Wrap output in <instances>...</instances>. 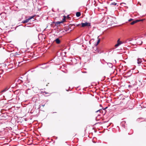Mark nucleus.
Returning <instances> with one entry per match:
<instances>
[{
    "label": "nucleus",
    "instance_id": "1",
    "mask_svg": "<svg viewBox=\"0 0 146 146\" xmlns=\"http://www.w3.org/2000/svg\"><path fill=\"white\" fill-rule=\"evenodd\" d=\"M81 25L82 27H89L91 26V24L89 23L86 22L85 23H82L80 24Z\"/></svg>",
    "mask_w": 146,
    "mask_h": 146
},
{
    "label": "nucleus",
    "instance_id": "2",
    "mask_svg": "<svg viewBox=\"0 0 146 146\" xmlns=\"http://www.w3.org/2000/svg\"><path fill=\"white\" fill-rule=\"evenodd\" d=\"M137 43L138 44L141 45L142 44L143 42H142V41L141 40L139 39H137Z\"/></svg>",
    "mask_w": 146,
    "mask_h": 146
},
{
    "label": "nucleus",
    "instance_id": "3",
    "mask_svg": "<svg viewBox=\"0 0 146 146\" xmlns=\"http://www.w3.org/2000/svg\"><path fill=\"white\" fill-rule=\"evenodd\" d=\"M140 21V20H137L134 21H132V22H131L130 23V24H131V25H133L134 24L137 23V22Z\"/></svg>",
    "mask_w": 146,
    "mask_h": 146
},
{
    "label": "nucleus",
    "instance_id": "4",
    "mask_svg": "<svg viewBox=\"0 0 146 146\" xmlns=\"http://www.w3.org/2000/svg\"><path fill=\"white\" fill-rule=\"evenodd\" d=\"M10 88V87L9 86L7 87L2 91V92H5L8 90Z\"/></svg>",
    "mask_w": 146,
    "mask_h": 146
},
{
    "label": "nucleus",
    "instance_id": "5",
    "mask_svg": "<svg viewBox=\"0 0 146 146\" xmlns=\"http://www.w3.org/2000/svg\"><path fill=\"white\" fill-rule=\"evenodd\" d=\"M142 62V59L141 58H138L137 59V63L138 64H140Z\"/></svg>",
    "mask_w": 146,
    "mask_h": 146
},
{
    "label": "nucleus",
    "instance_id": "6",
    "mask_svg": "<svg viewBox=\"0 0 146 146\" xmlns=\"http://www.w3.org/2000/svg\"><path fill=\"white\" fill-rule=\"evenodd\" d=\"M56 42L58 44L60 43V40L58 38H57L55 40Z\"/></svg>",
    "mask_w": 146,
    "mask_h": 146
},
{
    "label": "nucleus",
    "instance_id": "7",
    "mask_svg": "<svg viewBox=\"0 0 146 146\" xmlns=\"http://www.w3.org/2000/svg\"><path fill=\"white\" fill-rule=\"evenodd\" d=\"M29 18L26 19V20L23 21H22V23H27L29 21Z\"/></svg>",
    "mask_w": 146,
    "mask_h": 146
},
{
    "label": "nucleus",
    "instance_id": "8",
    "mask_svg": "<svg viewBox=\"0 0 146 146\" xmlns=\"http://www.w3.org/2000/svg\"><path fill=\"white\" fill-rule=\"evenodd\" d=\"M108 65L109 66V67L111 68L113 66V65L111 63H108Z\"/></svg>",
    "mask_w": 146,
    "mask_h": 146
},
{
    "label": "nucleus",
    "instance_id": "9",
    "mask_svg": "<svg viewBox=\"0 0 146 146\" xmlns=\"http://www.w3.org/2000/svg\"><path fill=\"white\" fill-rule=\"evenodd\" d=\"M81 15L80 13V12H77L76 13V15L77 17H79Z\"/></svg>",
    "mask_w": 146,
    "mask_h": 146
},
{
    "label": "nucleus",
    "instance_id": "10",
    "mask_svg": "<svg viewBox=\"0 0 146 146\" xmlns=\"http://www.w3.org/2000/svg\"><path fill=\"white\" fill-rule=\"evenodd\" d=\"M123 43L121 41L119 40V39L117 41V43L119 45Z\"/></svg>",
    "mask_w": 146,
    "mask_h": 146
},
{
    "label": "nucleus",
    "instance_id": "11",
    "mask_svg": "<svg viewBox=\"0 0 146 146\" xmlns=\"http://www.w3.org/2000/svg\"><path fill=\"white\" fill-rule=\"evenodd\" d=\"M63 21H58L56 22V23L57 25L60 24L61 23H63Z\"/></svg>",
    "mask_w": 146,
    "mask_h": 146
},
{
    "label": "nucleus",
    "instance_id": "12",
    "mask_svg": "<svg viewBox=\"0 0 146 146\" xmlns=\"http://www.w3.org/2000/svg\"><path fill=\"white\" fill-rule=\"evenodd\" d=\"M117 5V3L115 2L112 3L110 4L111 5Z\"/></svg>",
    "mask_w": 146,
    "mask_h": 146
},
{
    "label": "nucleus",
    "instance_id": "13",
    "mask_svg": "<svg viewBox=\"0 0 146 146\" xmlns=\"http://www.w3.org/2000/svg\"><path fill=\"white\" fill-rule=\"evenodd\" d=\"M102 109H100L99 110L97 111H96V112H98V111H100V113L101 112V111H102Z\"/></svg>",
    "mask_w": 146,
    "mask_h": 146
},
{
    "label": "nucleus",
    "instance_id": "14",
    "mask_svg": "<svg viewBox=\"0 0 146 146\" xmlns=\"http://www.w3.org/2000/svg\"><path fill=\"white\" fill-rule=\"evenodd\" d=\"M44 105H45L44 104L42 105H40L39 106V107L40 108H41L42 106L43 107H44Z\"/></svg>",
    "mask_w": 146,
    "mask_h": 146
},
{
    "label": "nucleus",
    "instance_id": "15",
    "mask_svg": "<svg viewBox=\"0 0 146 146\" xmlns=\"http://www.w3.org/2000/svg\"><path fill=\"white\" fill-rule=\"evenodd\" d=\"M132 40V39H130V38H129V39H128L127 40V42H129V41H131Z\"/></svg>",
    "mask_w": 146,
    "mask_h": 146
},
{
    "label": "nucleus",
    "instance_id": "16",
    "mask_svg": "<svg viewBox=\"0 0 146 146\" xmlns=\"http://www.w3.org/2000/svg\"><path fill=\"white\" fill-rule=\"evenodd\" d=\"M34 17V16H31V17H30L29 18V20H30V19H32Z\"/></svg>",
    "mask_w": 146,
    "mask_h": 146
},
{
    "label": "nucleus",
    "instance_id": "17",
    "mask_svg": "<svg viewBox=\"0 0 146 146\" xmlns=\"http://www.w3.org/2000/svg\"><path fill=\"white\" fill-rule=\"evenodd\" d=\"M100 39H99L97 42V45H98L99 43L100 42Z\"/></svg>",
    "mask_w": 146,
    "mask_h": 146
},
{
    "label": "nucleus",
    "instance_id": "18",
    "mask_svg": "<svg viewBox=\"0 0 146 146\" xmlns=\"http://www.w3.org/2000/svg\"><path fill=\"white\" fill-rule=\"evenodd\" d=\"M119 46V45L117 43L115 45V47H117L118 46Z\"/></svg>",
    "mask_w": 146,
    "mask_h": 146
},
{
    "label": "nucleus",
    "instance_id": "19",
    "mask_svg": "<svg viewBox=\"0 0 146 146\" xmlns=\"http://www.w3.org/2000/svg\"><path fill=\"white\" fill-rule=\"evenodd\" d=\"M119 46V45L117 43L115 45V47H117L118 46Z\"/></svg>",
    "mask_w": 146,
    "mask_h": 146
},
{
    "label": "nucleus",
    "instance_id": "20",
    "mask_svg": "<svg viewBox=\"0 0 146 146\" xmlns=\"http://www.w3.org/2000/svg\"><path fill=\"white\" fill-rule=\"evenodd\" d=\"M133 20V19H129V21H132V20Z\"/></svg>",
    "mask_w": 146,
    "mask_h": 146
},
{
    "label": "nucleus",
    "instance_id": "21",
    "mask_svg": "<svg viewBox=\"0 0 146 146\" xmlns=\"http://www.w3.org/2000/svg\"><path fill=\"white\" fill-rule=\"evenodd\" d=\"M65 18H64L63 19V20L62 21H63L64 22V21H65Z\"/></svg>",
    "mask_w": 146,
    "mask_h": 146
},
{
    "label": "nucleus",
    "instance_id": "22",
    "mask_svg": "<svg viewBox=\"0 0 146 146\" xmlns=\"http://www.w3.org/2000/svg\"><path fill=\"white\" fill-rule=\"evenodd\" d=\"M125 123V121H123V122H122V123Z\"/></svg>",
    "mask_w": 146,
    "mask_h": 146
},
{
    "label": "nucleus",
    "instance_id": "23",
    "mask_svg": "<svg viewBox=\"0 0 146 146\" xmlns=\"http://www.w3.org/2000/svg\"><path fill=\"white\" fill-rule=\"evenodd\" d=\"M94 48H95V49H97V47L96 46H95Z\"/></svg>",
    "mask_w": 146,
    "mask_h": 146
},
{
    "label": "nucleus",
    "instance_id": "24",
    "mask_svg": "<svg viewBox=\"0 0 146 146\" xmlns=\"http://www.w3.org/2000/svg\"><path fill=\"white\" fill-rule=\"evenodd\" d=\"M68 31V30H65V31Z\"/></svg>",
    "mask_w": 146,
    "mask_h": 146
},
{
    "label": "nucleus",
    "instance_id": "25",
    "mask_svg": "<svg viewBox=\"0 0 146 146\" xmlns=\"http://www.w3.org/2000/svg\"><path fill=\"white\" fill-rule=\"evenodd\" d=\"M115 63H116V60H115Z\"/></svg>",
    "mask_w": 146,
    "mask_h": 146
},
{
    "label": "nucleus",
    "instance_id": "26",
    "mask_svg": "<svg viewBox=\"0 0 146 146\" xmlns=\"http://www.w3.org/2000/svg\"><path fill=\"white\" fill-rule=\"evenodd\" d=\"M89 42L90 44V41Z\"/></svg>",
    "mask_w": 146,
    "mask_h": 146
},
{
    "label": "nucleus",
    "instance_id": "27",
    "mask_svg": "<svg viewBox=\"0 0 146 146\" xmlns=\"http://www.w3.org/2000/svg\"><path fill=\"white\" fill-rule=\"evenodd\" d=\"M94 142V143H96V142Z\"/></svg>",
    "mask_w": 146,
    "mask_h": 146
},
{
    "label": "nucleus",
    "instance_id": "28",
    "mask_svg": "<svg viewBox=\"0 0 146 146\" xmlns=\"http://www.w3.org/2000/svg\"><path fill=\"white\" fill-rule=\"evenodd\" d=\"M107 108V107H106V108H105V109H106V108Z\"/></svg>",
    "mask_w": 146,
    "mask_h": 146
}]
</instances>
